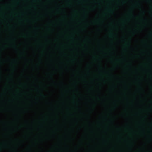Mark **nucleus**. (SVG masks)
<instances>
[{
  "mask_svg": "<svg viewBox=\"0 0 152 152\" xmlns=\"http://www.w3.org/2000/svg\"><path fill=\"white\" fill-rule=\"evenodd\" d=\"M110 36H111V37L113 35L112 34H110Z\"/></svg>",
  "mask_w": 152,
  "mask_h": 152,
  "instance_id": "obj_2",
  "label": "nucleus"
},
{
  "mask_svg": "<svg viewBox=\"0 0 152 152\" xmlns=\"http://www.w3.org/2000/svg\"><path fill=\"white\" fill-rule=\"evenodd\" d=\"M109 12H112V11L111 10H109Z\"/></svg>",
  "mask_w": 152,
  "mask_h": 152,
  "instance_id": "obj_1",
  "label": "nucleus"
}]
</instances>
